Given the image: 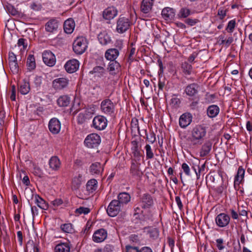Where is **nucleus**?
I'll use <instances>...</instances> for the list:
<instances>
[{
  "label": "nucleus",
  "instance_id": "1",
  "mask_svg": "<svg viewBox=\"0 0 252 252\" xmlns=\"http://www.w3.org/2000/svg\"><path fill=\"white\" fill-rule=\"evenodd\" d=\"M207 129L202 125H197L191 131L190 136L187 140L190 148H194L198 145H201L205 137Z\"/></svg>",
  "mask_w": 252,
  "mask_h": 252
},
{
  "label": "nucleus",
  "instance_id": "2",
  "mask_svg": "<svg viewBox=\"0 0 252 252\" xmlns=\"http://www.w3.org/2000/svg\"><path fill=\"white\" fill-rule=\"evenodd\" d=\"M132 145V149L133 150L134 159L131 164L130 168V173L132 176L140 179V175L142 174V171L140 168L141 163L139 162L140 159V148H139L138 142L136 140H133L131 142Z\"/></svg>",
  "mask_w": 252,
  "mask_h": 252
},
{
  "label": "nucleus",
  "instance_id": "3",
  "mask_svg": "<svg viewBox=\"0 0 252 252\" xmlns=\"http://www.w3.org/2000/svg\"><path fill=\"white\" fill-rule=\"evenodd\" d=\"M154 205L153 197L149 194H145L143 196V216L144 221H153L152 207Z\"/></svg>",
  "mask_w": 252,
  "mask_h": 252
},
{
  "label": "nucleus",
  "instance_id": "4",
  "mask_svg": "<svg viewBox=\"0 0 252 252\" xmlns=\"http://www.w3.org/2000/svg\"><path fill=\"white\" fill-rule=\"evenodd\" d=\"M87 47L86 40L83 37H77L73 44V51L77 54H83Z\"/></svg>",
  "mask_w": 252,
  "mask_h": 252
},
{
  "label": "nucleus",
  "instance_id": "5",
  "mask_svg": "<svg viewBox=\"0 0 252 252\" xmlns=\"http://www.w3.org/2000/svg\"><path fill=\"white\" fill-rule=\"evenodd\" d=\"M101 142L100 137L96 133H91L88 135L84 141L85 145L89 148L97 147Z\"/></svg>",
  "mask_w": 252,
  "mask_h": 252
},
{
  "label": "nucleus",
  "instance_id": "6",
  "mask_svg": "<svg viewBox=\"0 0 252 252\" xmlns=\"http://www.w3.org/2000/svg\"><path fill=\"white\" fill-rule=\"evenodd\" d=\"M131 25L129 19L125 17L120 16L117 22V31L123 33L127 31Z\"/></svg>",
  "mask_w": 252,
  "mask_h": 252
},
{
  "label": "nucleus",
  "instance_id": "7",
  "mask_svg": "<svg viewBox=\"0 0 252 252\" xmlns=\"http://www.w3.org/2000/svg\"><path fill=\"white\" fill-rule=\"evenodd\" d=\"M100 109L106 115H112L115 112V106L110 99H106L101 102Z\"/></svg>",
  "mask_w": 252,
  "mask_h": 252
},
{
  "label": "nucleus",
  "instance_id": "8",
  "mask_svg": "<svg viewBox=\"0 0 252 252\" xmlns=\"http://www.w3.org/2000/svg\"><path fill=\"white\" fill-rule=\"evenodd\" d=\"M121 205L117 200H112L107 209L108 215L112 217L116 216L121 210Z\"/></svg>",
  "mask_w": 252,
  "mask_h": 252
},
{
  "label": "nucleus",
  "instance_id": "9",
  "mask_svg": "<svg viewBox=\"0 0 252 252\" xmlns=\"http://www.w3.org/2000/svg\"><path fill=\"white\" fill-rule=\"evenodd\" d=\"M107 125V120L105 117L102 116H95L93 121V126L97 130L104 129Z\"/></svg>",
  "mask_w": 252,
  "mask_h": 252
},
{
  "label": "nucleus",
  "instance_id": "10",
  "mask_svg": "<svg viewBox=\"0 0 252 252\" xmlns=\"http://www.w3.org/2000/svg\"><path fill=\"white\" fill-rule=\"evenodd\" d=\"M44 63L49 66H53L56 63L55 55L50 51H45L42 54Z\"/></svg>",
  "mask_w": 252,
  "mask_h": 252
},
{
  "label": "nucleus",
  "instance_id": "11",
  "mask_svg": "<svg viewBox=\"0 0 252 252\" xmlns=\"http://www.w3.org/2000/svg\"><path fill=\"white\" fill-rule=\"evenodd\" d=\"M229 216L225 213H220L216 218V224L220 227L227 226L229 224Z\"/></svg>",
  "mask_w": 252,
  "mask_h": 252
},
{
  "label": "nucleus",
  "instance_id": "12",
  "mask_svg": "<svg viewBox=\"0 0 252 252\" xmlns=\"http://www.w3.org/2000/svg\"><path fill=\"white\" fill-rule=\"evenodd\" d=\"M107 236V231L103 228L96 230L93 236V240L96 243H100L104 241Z\"/></svg>",
  "mask_w": 252,
  "mask_h": 252
},
{
  "label": "nucleus",
  "instance_id": "13",
  "mask_svg": "<svg viewBox=\"0 0 252 252\" xmlns=\"http://www.w3.org/2000/svg\"><path fill=\"white\" fill-rule=\"evenodd\" d=\"M68 84V80L65 78L55 79L52 82L53 87L56 90H62L66 88Z\"/></svg>",
  "mask_w": 252,
  "mask_h": 252
},
{
  "label": "nucleus",
  "instance_id": "14",
  "mask_svg": "<svg viewBox=\"0 0 252 252\" xmlns=\"http://www.w3.org/2000/svg\"><path fill=\"white\" fill-rule=\"evenodd\" d=\"M79 66V62L75 59L69 60L64 65L65 70L70 73L75 72L78 69Z\"/></svg>",
  "mask_w": 252,
  "mask_h": 252
},
{
  "label": "nucleus",
  "instance_id": "15",
  "mask_svg": "<svg viewBox=\"0 0 252 252\" xmlns=\"http://www.w3.org/2000/svg\"><path fill=\"white\" fill-rule=\"evenodd\" d=\"M50 131L53 134L58 133L61 129V124L60 121L56 118L52 119L48 125Z\"/></svg>",
  "mask_w": 252,
  "mask_h": 252
},
{
  "label": "nucleus",
  "instance_id": "16",
  "mask_svg": "<svg viewBox=\"0 0 252 252\" xmlns=\"http://www.w3.org/2000/svg\"><path fill=\"white\" fill-rule=\"evenodd\" d=\"M143 233L153 239H157L159 235V231L157 228L153 227H145L143 229Z\"/></svg>",
  "mask_w": 252,
  "mask_h": 252
},
{
  "label": "nucleus",
  "instance_id": "17",
  "mask_svg": "<svg viewBox=\"0 0 252 252\" xmlns=\"http://www.w3.org/2000/svg\"><path fill=\"white\" fill-rule=\"evenodd\" d=\"M192 121V116L189 113H185L182 115L179 119V125L181 127L185 128L188 126Z\"/></svg>",
  "mask_w": 252,
  "mask_h": 252
},
{
  "label": "nucleus",
  "instance_id": "18",
  "mask_svg": "<svg viewBox=\"0 0 252 252\" xmlns=\"http://www.w3.org/2000/svg\"><path fill=\"white\" fill-rule=\"evenodd\" d=\"M117 15V10L114 7H109L103 12V17L105 19L110 20Z\"/></svg>",
  "mask_w": 252,
  "mask_h": 252
},
{
  "label": "nucleus",
  "instance_id": "19",
  "mask_svg": "<svg viewBox=\"0 0 252 252\" xmlns=\"http://www.w3.org/2000/svg\"><path fill=\"white\" fill-rule=\"evenodd\" d=\"M161 14L166 20H172L175 15V10L171 8L166 7L162 9Z\"/></svg>",
  "mask_w": 252,
  "mask_h": 252
},
{
  "label": "nucleus",
  "instance_id": "20",
  "mask_svg": "<svg viewBox=\"0 0 252 252\" xmlns=\"http://www.w3.org/2000/svg\"><path fill=\"white\" fill-rule=\"evenodd\" d=\"M212 143L210 141H206L201 147L200 152V156L201 157H204L207 156L212 149Z\"/></svg>",
  "mask_w": 252,
  "mask_h": 252
},
{
  "label": "nucleus",
  "instance_id": "21",
  "mask_svg": "<svg viewBox=\"0 0 252 252\" xmlns=\"http://www.w3.org/2000/svg\"><path fill=\"white\" fill-rule=\"evenodd\" d=\"M49 164L50 167L53 170L57 171L60 168L61 161L58 157L53 156L50 159Z\"/></svg>",
  "mask_w": 252,
  "mask_h": 252
},
{
  "label": "nucleus",
  "instance_id": "22",
  "mask_svg": "<svg viewBox=\"0 0 252 252\" xmlns=\"http://www.w3.org/2000/svg\"><path fill=\"white\" fill-rule=\"evenodd\" d=\"M198 85L196 83H192L187 86L185 92L189 96H194L198 93Z\"/></svg>",
  "mask_w": 252,
  "mask_h": 252
},
{
  "label": "nucleus",
  "instance_id": "23",
  "mask_svg": "<svg viewBox=\"0 0 252 252\" xmlns=\"http://www.w3.org/2000/svg\"><path fill=\"white\" fill-rule=\"evenodd\" d=\"M58 28V23L56 19L49 20L45 25L46 31L48 32H53Z\"/></svg>",
  "mask_w": 252,
  "mask_h": 252
},
{
  "label": "nucleus",
  "instance_id": "24",
  "mask_svg": "<svg viewBox=\"0 0 252 252\" xmlns=\"http://www.w3.org/2000/svg\"><path fill=\"white\" fill-rule=\"evenodd\" d=\"M119 54V51L115 48L108 49L105 54V58L111 61H115Z\"/></svg>",
  "mask_w": 252,
  "mask_h": 252
},
{
  "label": "nucleus",
  "instance_id": "25",
  "mask_svg": "<svg viewBox=\"0 0 252 252\" xmlns=\"http://www.w3.org/2000/svg\"><path fill=\"white\" fill-rule=\"evenodd\" d=\"M103 171V168L99 162L92 163L90 167V172L92 175H99Z\"/></svg>",
  "mask_w": 252,
  "mask_h": 252
},
{
  "label": "nucleus",
  "instance_id": "26",
  "mask_svg": "<svg viewBox=\"0 0 252 252\" xmlns=\"http://www.w3.org/2000/svg\"><path fill=\"white\" fill-rule=\"evenodd\" d=\"M110 73L112 75L116 74L119 72L121 66L118 62L115 61H111L108 68Z\"/></svg>",
  "mask_w": 252,
  "mask_h": 252
},
{
  "label": "nucleus",
  "instance_id": "27",
  "mask_svg": "<svg viewBox=\"0 0 252 252\" xmlns=\"http://www.w3.org/2000/svg\"><path fill=\"white\" fill-rule=\"evenodd\" d=\"M75 23L72 19H69L65 21L63 25L64 31L67 33H71L73 31Z\"/></svg>",
  "mask_w": 252,
  "mask_h": 252
},
{
  "label": "nucleus",
  "instance_id": "28",
  "mask_svg": "<svg viewBox=\"0 0 252 252\" xmlns=\"http://www.w3.org/2000/svg\"><path fill=\"white\" fill-rule=\"evenodd\" d=\"M98 39L100 43L103 45H107L111 41L110 37L105 32H100L98 35Z\"/></svg>",
  "mask_w": 252,
  "mask_h": 252
},
{
  "label": "nucleus",
  "instance_id": "29",
  "mask_svg": "<svg viewBox=\"0 0 252 252\" xmlns=\"http://www.w3.org/2000/svg\"><path fill=\"white\" fill-rule=\"evenodd\" d=\"M34 202L38 207L43 210H47L48 208V204L38 195H34Z\"/></svg>",
  "mask_w": 252,
  "mask_h": 252
},
{
  "label": "nucleus",
  "instance_id": "30",
  "mask_svg": "<svg viewBox=\"0 0 252 252\" xmlns=\"http://www.w3.org/2000/svg\"><path fill=\"white\" fill-rule=\"evenodd\" d=\"M207 112V115L210 118H214L219 114L220 108L216 105H212L208 107Z\"/></svg>",
  "mask_w": 252,
  "mask_h": 252
},
{
  "label": "nucleus",
  "instance_id": "31",
  "mask_svg": "<svg viewBox=\"0 0 252 252\" xmlns=\"http://www.w3.org/2000/svg\"><path fill=\"white\" fill-rule=\"evenodd\" d=\"M97 187V182L95 179H91L88 181L86 184L87 191L89 193H93Z\"/></svg>",
  "mask_w": 252,
  "mask_h": 252
},
{
  "label": "nucleus",
  "instance_id": "32",
  "mask_svg": "<svg viewBox=\"0 0 252 252\" xmlns=\"http://www.w3.org/2000/svg\"><path fill=\"white\" fill-rule=\"evenodd\" d=\"M154 0H143V13H149L151 11Z\"/></svg>",
  "mask_w": 252,
  "mask_h": 252
},
{
  "label": "nucleus",
  "instance_id": "33",
  "mask_svg": "<svg viewBox=\"0 0 252 252\" xmlns=\"http://www.w3.org/2000/svg\"><path fill=\"white\" fill-rule=\"evenodd\" d=\"M106 70L105 68L100 66H96L93 68V69L90 71V73L94 74L95 76L101 77L105 74Z\"/></svg>",
  "mask_w": 252,
  "mask_h": 252
},
{
  "label": "nucleus",
  "instance_id": "34",
  "mask_svg": "<svg viewBox=\"0 0 252 252\" xmlns=\"http://www.w3.org/2000/svg\"><path fill=\"white\" fill-rule=\"evenodd\" d=\"M70 102V97L67 95L61 96L57 100V103L60 107L67 106Z\"/></svg>",
  "mask_w": 252,
  "mask_h": 252
},
{
  "label": "nucleus",
  "instance_id": "35",
  "mask_svg": "<svg viewBox=\"0 0 252 252\" xmlns=\"http://www.w3.org/2000/svg\"><path fill=\"white\" fill-rule=\"evenodd\" d=\"M27 66L30 71L33 70L36 67L35 61L33 55H29L27 58Z\"/></svg>",
  "mask_w": 252,
  "mask_h": 252
},
{
  "label": "nucleus",
  "instance_id": "36",
  "mask_svg": "<svg viewBox=\"0 0 252 252\" xmlns=\"http://www.w3.org/2000/svg\"><path fill=\"white\" fill-rule=\"evenodd\" d=\"M70 248L67 243H60L55 248V252H69Z\"/></svg>",
  "mask_w": 252,
  "mask_h": 252
},
{
  "label": "nucleus",
  "instance_id": "37",
  "mask_svg": "<svg viewBox=\"0 0 252 252\" xmlns=\"http://www.w3.org/2000/svg\"><path fill=\"white\" fill-rule=\"evenodd\" d=\"M118 200H117L120 204H126L127 203L130 199V195L126 192H122L119 193L118 196Z\"/></svg>",
  "mask_w": 252,
  "mask_h": 252
},
{
  "label": "nucleus",
  "instance_id": "38",
  "mask_svg": "<svg viewBox=\"0 0 252 252\" xmlns=\"http://www.w3.org/2000/svg\"><path fill=\"white\" fill-rule=\"evenodd\" d=\"M244 174L245 170L242 167H239L235 178L234 184L239 185L244 178Z\"/></svg>",
  "mask_w": 252,
  "mask_h": 252
},
{
  "label": "nucleus",
  "instance_id": "39",
  "mask_svg": "<svg viewBox=\"0 0 252 252\" xmlns=\"http://www.w3.org/2000/svg\"><path fill=\"white\" fill-rule=\"evenodd\" d=\"M91 114L89 112L85 111L84 113H80L77 116V120L79 124H82L85 121L90 118Z\"/></svg>",
  "mask_w": 252,
  "mask_h": 252
},
{
  "label": "nucleus",
  "instance_id": "40",
  "mask_svg": "<svg viewBox=\"0 0 252 252\" xmlns=\"http://www.w3.org/2000/svg\"><path fill=\"white\" fill-rule=\"evenodd\" d=\"M30 90V86L29 83L24 80L23 84L20 87L19 92L22 94H26L29 92Z\"/></svg>",
  "mask_w": 252,
  "mask_h": 252
},
{
  "label": "nucleus",
  "instance_id": "41",
  "mask_svg": "<svg viewBox=\"0 0 252 252\" xmlns=\"http://www.w3.org/2000/svg\"><path fill=\"white\" fill-rule=\"evenodd\" d=\"M181 68L185 74L190 75L191 73L192 67L187 62L182 63Z\"/></svg>",
  "mask_w": 252,
  "mask_h": 252
},
{
  "label": "nucleus",
  "instance_id": "42",
  "mask_svg": "<svg viewBox=\"0 0 252 252\" xmlns=\"http://www.w3.org/2000/svg\"><path fill=\"white\" fill-rule=\"evenodd\" d=\"M81 178L82 176L80 174L73 178L72 183V187L73 189H79L81 184Z\"/></svg>",
  "mask_w": 252,
  "mask_h": 252
},
{
  "label": "nucleus",
  "instance_id": "43",
  "mask_svg": "<svg viewBox=\"0 0 252 252\" xmlns=\"http://www.w3.org/2000/svg\"><path fill=\"white\" fill-rule=\"evenodd\" d=\"M131 131L132 132H135L136 131H137L138 133L141 135L140 132V128L139 126L138 125V120L136 119H133L131 121Z\"/></svg>",
  "mask_w": 252,
  "mask_h": 252
},
{
  "label": "nucleus",
  "instance_id": "44",
  "mask_svg": "<svg viewBox=\"0 0 252 252\" xmlns=\"http://www.w3.org/2000/svg\"><path fill=\"white\" fill-rule=\"evenodd\" d=\"M9 67L13 74H17L19 72V66L17 62L9 63Z\"/></svg>",
  "mask_w": 252,
  "mask_h": 252
},
{
  "label": "nucleus",
  "instance_id": "45",
  "mask_svg": "<svg viewBox=\"0 0 252 252\" xmlns=\"http://www.w3.org/2000/svg\"><path fill=\"white\" fill-rule=\"evenodd\" d=\"M168 83V81L166 80L164 77H160L158 83V89L163 91L166 85Z\"/></svg>",
  "mask_w": 252,
  "mask_h": 252
},
{
  "label": "nucleus",
  "instance_id": "46",
  "mask_svg": "<svg viewBox=\"0 0 252 252\" xmlns=\"http://www.w3.org/2000/svg\"><path fill=\"white\" fill-rule=\"evenodd\" d=\"M190 11L189 9L187 8H182L180 10V12L178 14V16L179 17L181 18H187L188 16L190 15Z\"/></svg>",
  "mask_w": 252,
  "mask_h": 252
},
{
  "label": "nucleus",
  "instance_id": "47",
  "mask_svg": "<svg viewBox=\"0 0 252 252\" xmlns=\"http://www.w3.org/2000/svg\"><path fill=\"white\" fill-rule=\"evenodd\" d=\"M236 26V22L235 20L230 21L227 26L226 30L229 32H232Z\"/></svg>",
  "mask_w": 252,
  "mask_h": 252
},
{
  "label": "nucleus",
  "instance_id": "48",
  "mask_svg": "<svg viewBox=\"0 0 252 252\" xmlns=\"http://www.w3.org/2000/svg\"><path fill=\"white\" fill-rule=\"evenodd\" d=\"M61 228L66 233H70L72 230V224L71 223H65L61 225Z\"/></svg>",
  "mask_w": 252,
  "mask_h": 252
},
{
  "label": "nucleus",
  "instance_id": "49",
  "mask_svg": "<svg viewBox=\"0 0 252 252\" xmlns=\"http://www.w3.org/2000/svg\"><path fill=\"white\" fill-rule=\"evenodd\" d=\"M147 159H151L154 157V154L151 149V146L147 144L145 146Z\"/></svg>",
  "mask_w": 252,
  "mask_h": 252
},
{
  "label": "nucleus",
  "instance_id": "50",
  "mask_svg": "<svg viewBox=\"0 0 252 252\" xmlns=\"http://www.w3.org/2000/svg\"><path fill=\"white\" fill-rule=\"evenodd\" d=\"M90 210L88 208L80 207V208H79L76 210L75 212L79 214H87L90 212Z\"/></svg>",
  "mask_w": 252,
  "mask_h": 252
},
{
  "label": "nucleus",
  "instance_id": "51",
  "mask_svg": "<svg viewBox=\"0 0 252 252\" xmlns=\"http://www.w3.org/2000/svg\"><path fill=\"white\" fill-rule=\"evenodd\" d=\"M158 63L159 67L158 73L159 75L160 76L163 73L164 69L165 68V66L164 65V64L160 59H158Z\"/></svg>",
  "mask_w": 252,
  "mask_h": 252
},
{
  "label": "nucleus",
  "instance_id": "52",
  "mask_svg": "<svg viewBox=\"0 0 252 252\" xmlns=\"http://www.w3.org/2000/svg\"><path fill=\"white\" fill-rule=\"evenodd\" d=\"M7 11L13 16H15L18 13V11L11 5L7 6Z\"/></svg>",
  "mask_w": 252,
  "mask_h": 252
},
{
  "label": "nucleus",
  "instance_id": "53",
  "mask_svg": "<svg viewBox=\"0 0 252 252\" xmlns=\"http://www.w3.org/2000/svg\"><path fill=\"white\" fill-rule=\"evenodd\" d=\"M226 14V10L224 9V8H220L218 10V15L219 16L220 19L222 20Z\"/></svg>",
  "mask_w": 252,
  "mask_h": 252
},
{
  "label": "nucleus",
  "instance_id": "54",
  "mask_svg": "<svg viewBox=\"0 0 252 252\" xmlns=\"http://www.w3.org/2000/svg\"><path fill=\"white\" fill-rule=\"evenodd\" d=\"M102 250L103 252H113L114 250V246L111 244H106Z\"/></svg>",
  "mask_w": 252,
  "mask_h": 252
},
{
  "label": "nucleus",
  "instance_id": "55",
  "mask_svg": "<svg viewBox=\"0 0 252 252\" xmlns=\"http://www.w3.org/2000/svg\"><path fill=\"white\" fill-rule=\"evenodd\" d=\"M217 247L219 250H222L224 248L223 240L220 238L216 240Z\"/></svg>",
  "mask_w": 252,
  "mask_h": 252
},
{
  "label": "nucleus",
  "instance_id": "56",
  "mask_svg": "<svg viewBox=\"0 0 252 252\" xmlns=\"http://www.w3.org/2000/svg\"><path fill=\"white\" fill-rule=\"evenodd\" d=\"M182 168L184 172H185V173L187 176H190V168H189V165L187 163H183L182 164Z\"/></svg>",
  "mask_w": 252,
  "mask_h": 252
},
{
  "label": "nucleus",
  "instance_id": "57",
  "mask_svg": "<svg viewBox=\"0 0 252 252\" xmlns=\"http://www.w3.org/2000/svg\"><path fill=\"white\" fill-rule=\"evenodd\" d=\"M198 22L197 19H192L188 18L186 19L185 23L190 26L195 25Z\"/></svg>",
  "mask_w": 252,
  "mask_h": 252
},
{
  "label": "nucleus",
  "instance_id": "58",
  "mask_svg": "<svg viewBox=\"0 0 252 252\" xmlns=\"http://www.w3.org/2000/svg\"><path fill=\"white\" fill-rule=\"evenodd\" d=\"M172 104L175 107H177L179 106L181 101L179 98L177 97H173L171 100Z\"/></svg>",
  "mask_w": 252,
  "mask_h": 252
},
{
  "label": "nucleus",
  "instance_id": "59",
  "mask_svg": "<svg viewBox=\"0 0 252 252\" xmlns=\"http://www.w3.org/2000/svg\"><path fill=\"white\" fill-rule=\"evenodd\" d=\"M9 63L17 62L16 56L13 52H9L8 56Z\"/></svg>",
  "mask_w": 252,
  "mask_h": 252
},
{
  "label": "nucleus",
  "instance_id": "60",
  "mask_svg": "<svg viewBox=\"0 0 252 252\" xmlns=\"http://www.w3.org/2000/svg\"><path fill=\"white\" fill-rule=\"evenodd\" d=\"M25 40H26V39H25L24 38L19 39V40L18 41V43H17L18 46H23V49H26L27 47L28 44H27V43H26L25 42Z\"/></svg>",
  "mask_w": 252,
  "mask_h": 252
},
{
  "label": "nucleus",
  "instance_id": "61",
  "mask_svg": "<svg viewBox=\"0 0 252 252\" xmlns=\"http://www.w3.org/2000/svg\"><path fill=\"white\" fill-rule=\"evenodd\" d=\"M42 78L41 76H36L34 82L37 87H40L42 84Z\"/></svg>",
  "mask_w": 252,
  "mask_h": 252
},
{
  "label": "nucleus",
  "instance_id": "62",
  "mask_svg": "<svg viewBox=\"0 0 252 252\" xmlns=\"http://www.w3.org/2000/svg\"><path fill=\"white\" fill-rule=\"evenodd\" d=\"M10 99L12 100H15L16 99V88L14 85L11 87V94L10 95Z\"/></svg>",
  "mask_w": 252,
  "mask_h": 252
},
{
  "label": "nucleus",
  "instance_id": "63",
  "mask_svg": "<svg viewBox=\"0 0 252 252\" xmlns=\"http://www.w3.org/2000/svg\"><path fill=\"white\" fill-rule=\"evenodd\" d=\"M5 112L3 110L0 111V126H3L4 123Z\"/></svg>",
  "mask_w": 252,
  "mask_h": 252
},
{
  "label": "nucleus",
  "instance_id": "64",
  "mask_svg": "<svg viewBox=\"0 0 252 252\" xmlns=\"http://www.w3.org/2000/svg\"><path fill=\"white\" fill-rule=\"evenodd\" d=\"M34 173L36 176H38L39 177L41 178L43 177V173L42 172L41 170L38 167L34 168Z\"/></svg>",
  "mask_w": 252,
  "mask_h": 252
}]
</instances>
